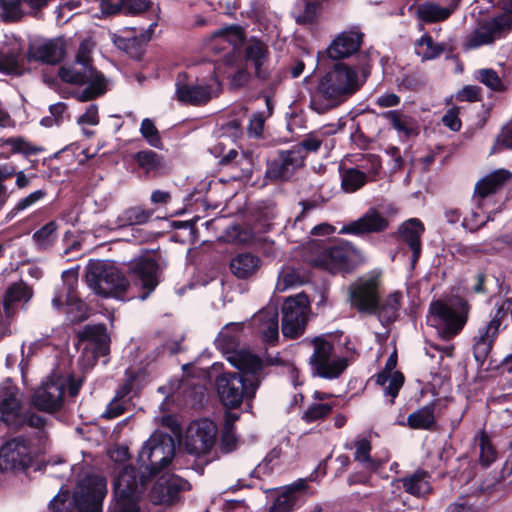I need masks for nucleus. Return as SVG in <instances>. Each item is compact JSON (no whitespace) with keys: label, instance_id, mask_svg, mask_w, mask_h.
Instances as JSON below:
<instances>
[{"label":"nucleus","instance_id":"1","mask_svg":"<svg viewBox=\"0 0 512 512\" xmlns=\"http://www.w3.org/2000/svg\"><path fill=\"white\" fill-rule=\"evenodd\" d=\"M175 454L173 438L163 432H154L141 447L138 464L145 471L138 475L132 466L124 467L114 483L115 501L109 512H140L138 502L145 486L144 473L153 477L165 470Z\"/></svg>","mask_w":512,"mask_h":512},{"label":"nucleus","instance_id":"2","mask_svg":"<svg viewBox=\"0 0 512 512\" xmlns=\"http://www.w3.org/2000/svg\"><path fill=\"white\" fill-rule=\"evenodd\" d=\"M365 82L355 67L343 63L335 64L319 81L311 99V108L319 114L325 113L346 101Z\"/></svg>","mask_w":512,"mask_h":512},{"label":"nucleus","instance_id":"3","mask_svg":"<svg viewBox=\"0 0 512 512\" xmlns=\"http://www.w3.org/2000/svg\"><path fill=\"white\" fill-rule=\"evenodd\" d=\"M239 373H223L216 380L217 392L225 407L236 408L244 399L255 396L261 381V369L236 367Z\"/></svg>","mask_w":512,"mask_h":512},{"label":"nucleus","instance_id":"4","mask_svg":"<svg viewBox=\"0 0 512 512\" xmlns=\"http://www.w3.org/2000/svg\"><path fill=\"white\" fill-rule=\"evenodd\" d=\"M86 281L91 290L103 297L122 298L129 283L111 263L104 261L90 262Z\"/></svg>","mask_w":512,"mask_h":512},{"label":"nucleus","instance_id":"5","mask_svg":"<svg viewBox=\"0 0 512 512\" xmlns=\"http://www.w3.org/2000/svg\"><path fill=\"white\" fill-rule=\"evenodd\" d=\"M59 77L70 84L87 85L85 89L76 93V98L82 102L101 96L107 90V80L100 71L76 61L73 65L62 66L59 69Z\"/></svg>","mask_w":512,"mask_h":512},{"label":"nucleus","instance_id":"6","mask_svg":"<svg viewBox=\"0 0 512 512\" xmlns=\"http://www.w3.org/2000/svg\"><path fill=\"white\" fill-rule=\"evenodd\" d=\"M502 7L505 10L504 13L480 22L466 37L464 42L466 49H477L491 44L504 37L512 29V0H504Z\"/></svg>","mask_w":512,"mask_h":512},{"label":"nucleus","instance_id":"7","mask_svg":"<svg viewBox=\"0 0 512 512\" xmlns=\"http://www.w3.org/2000/svg\"><path fill=\"white\" fill-rule=\"evenodd\" d=\"M241 323H229L219 332L216 346L227 355V360L234 367H246L252 370L262 368L261 360L252 353L239 349Z\"/></svg>","mask_w":512,"mask_h":512},{"label":"nucleus","instance_id":"8","mask_svg":"<svg viewBox=\"0 0 512 512\" xmlns=\"http://www.w3.org/2000/svg\"><path fill=\"white\" fill-rule=\"evenodd\" d=\"M77 273L66 270L62 273L61 283L57 285L52 298V306L59 310L66 307V313L72 322H81L88 318V309L76 294Z\"/></svg>","mask_w":512,"mask_h":512},{"label":"nucleus","instance_id":"9","mask_svg":"<svg viewBox=\"0 0 512 512\" xmlns=\"http://www.w3.org/2000/svg\"><path fill=\"white\" fill-rule=\"evenodd\" d=\"M452 308L442 301H434L430 304V321L443 325L442 336L450 339L457 335L465 326L468 315L469 305L464 299H458Z\"/></svg>","mask_w":512,"mask_h":512},{"label":"nucleus","instance_id":"10","mask_svg":"<svg viewBox=\"0 0 512 512\" xmlns=\"http://www.w3.org/2000/svg\"><path fill=\"white\" fill-rule=\"evenodd\" d=\"M313 353L309 358L311 371L321 378H337L347 367L344 357L333 352V345L324 338L313 340Z\"/></svg>","mask_w":512,"mask_h":512},{"label":"nucleus","instance_id":"11","mask_svg":"<svg viewBox=\"0 0 512 512\" xmlns=\"http://www.w3.org/2000/svg\"><path fill=\"white\" fill-rule=\"evenodd\" d=\"M177 100L194 106L204 105L216 97L220 91V83L215 73L209 82H190L187 74H178L175 82Z\"/></svg>","mask_w":512,"mask_h":512},{"label":"nucleus","instance_id":"12","mask_svg":"<svg viewBox=\"0 0 512 512\" xmlns=\"http://www.w3.org/2000/svg\"><path fill=\"white\" fill-rule=\"evenodd\" d=\"M106 493V479L91 475L79 481L74 490L73 498L80 512H101Z\"/></svg>","mask_w":512,"mask_h":512},{"label":"nucleus","instance_id":"13","mask_svg":"<svg viewBox=\"0 0 512 512\" xmlns=\"http://www.w3.org/2000/svg\"><path fill=\"white\" fill-rule=\"evenodd\" d=\"M379 278V273L370 272L354 282L349 288L351 306L361 313L375 314L379 300Z\"/></svg>","mask_w":512,"mask_h":512},{"label":"nucleus","instance_id":"14","mask_svg":"<svg viewBox=\"0 0 512 512\" xmlns=\"http://www.w3.org/2000/svg\"><path fill=\"white\" fill-rule=\"evenodd\" d=\"M108 335L103 325H88L84 328L80 339L81 355L78 363L83 370L92 368L100 355L108 351Z\"/></svg>","mask_w":512,"mask_h":512},{"label":"nucleus","instance_id":"15","mask_svg":"<svg viewBox=\"0 0 512 512\" xmlns=\"http://www.w3.org/2000/svg\"><path fill=\"white\" fill-rule=\"evenodd\" d=\"M309 311L306 295L298 294L287 298L283 304L282 333L285 337L296 338L304 332Z\"/></svg>","mask_w":512,"mask_h":512},{"label":"nucleus","instance_id":"16","mask_svg":"<svg viewBox=\"0 0 512 512\" xmlns=\"http://www.w3.org/2000/svg\"><path fill=\"white\" fill-rule=\"evenodd\" d=\"M217 426L209 419L192 422L186 431L185 448L190 454L209 453L216 444Z\"/></svg>","mask_w":512,"mask_h":512},{"label":"nucleus","instance_id":"17","mask_svg":"<svg viewBox=\"0 0 512 512\" xmlns=\"http://www.w3.org/2000/svg\"><path fill=\"white\" fill-rule=\"evenodd\" d=\"M66 54V41L62 37L36 38L29 42L26 51L27 62L56 64L63 60Z\"/></svg>","mask_w":512,"mask_h":512},{"label":"nucleus","instance_id":"18","mask_svg":"<svg viewBox=\"0 0 512 512\" xmlns=\"http://www.w3.org/2000/svg\"><path fill=\"white\" fill-rule=\"evenodd\" d=\"M65 387V378L56 375L48 378L34 392L32 404L41 411L59 410L63 405Z\"/></svg>","mask_w":512,"mask_h":512},{"label":"nucleus","instance_id":"19","mask_svg":"<svg viewBox=\"0 0 512 512\" xmlns=\"http://www.w3.org/2000/svg\"><path fill=\"white\" fill-rule=\"evenodd\" d=\"M189 489V483L174 474L163 473L154 483L149 497L155 505H172L180 498V493Z\"/></svg>","mask_w":512,"mask_h":512},{"label":"nucleus","instance_id":"20","mask_svg":"<svg viewBox=\"0 0 512 512\" xmlns=\"http://www.w3.org/2000/svg\"><path fill=\"white\" fill-rule=\"evenodd\" d=\"M356 254V249L344 242L324 248L312 260L313 265L321 267L333 274L347 269Z\"/></svg>","mask_w":512,"mask_h":512},{"label":"nucleus","instance_id":"21","mask_svg":"<svg viewBox=\"0 0 512 512\" xmlns=\"http://www.w3.org/2000/svg\"><path fill=\"white\" fill-rule=\"evenodd\" d=\"M32 462V449L23 437L6 442L0 449V466L4 470L26 469Z\"/></svg>","mask_w":512,"mask_h":512},{"label":"nucleus","instance_id":"22","mask_svg":"<svg viewBox=\"0 0 512 512\" xmlns=\"http://www.w3.org/2000/svg\"><path fill=\"white\" fill-rule=\"evenodd\" d=\"M18 394V388L10 381L0 386V420L13 428H19L25 422Z\"/></svg>","mask_w":512,"mask_h":512},{"label":"nucleus","instance_id":"23","mask_svg":"<svg viewBox=\"0 0 512 512\" xmlns=\"http://www.w3.org/2000/svg\"><path fill=\"white\" fill-rule=\"evenodd\" d=\"M305 158L306 154L299 150L282 151L278 158L269 163L265 177L272 181L286 180L304 165Z\"/></svg>","mask_w":512,"mask_h":512},{"label":"nucleus","instance_id":"24","mask_svg":"<svg viewBox=\"0 0 512 512\" xmlns=\"http://www.w3.org/2000/svg\"><path fill=\"white\" fill-rule=\"evenodd\" d=\"M246 67L254 70V75L260 80H266L270 76L271 63L270 51L266 43L258 39H250L244 48Z\"/></svg>","mask_w":512,"mask_h":512},{"label":"nucleus","instance_id":"25","mask_svg":"<svg viewBox=\"0 0 512 512\" xmlns=\"http://www.w3.org/2000/svg\"><path fill=\"white\" fill-rule=\"evenodd\" d=\"M158 269L157 262L152 258H141L131 267L134 283L145 290L139 296L141 300H145L158 285Z\"/></svg>","mask_w":512,"mask_h":512},{"label":"nucleus","instance_id":"26","mask_svg":"<svg viewBox=\"0 0 512 512\" xmlns=\"http://www.w3.org/2000/svg\"><path fill=\"white\" fill-rule=\"evenodd\" d=\"M252 326L263 341L274 343L279 336L277 304L270 303L258 311L252 318Z\"/></svg>","mask_w":512,"mask_h":512},{"label":"nucleus","instance_id":"27","mask_svg":"<svg viewBox=\"0 0 512 512\" xmlns=\"http://www.w3.org/2000/svg\"><path fill=\"white\" fill-rule=\"evenodd\" d=\"M363 34L359 28L354 26L342 31L327 48L328 56L331 59H343L357 52L362 43Z\"/></svg>","mask_w":512,"mask_h":512},{"label":"nucleus","instance_id":"28","mask_svg":"<svg viewBox=\"0 0 512 512\" xmlns=\"http://www.w3.org/2000/svg\"><path fill=\"white\" fill-rule=\"evenodd\" d=\"M389 226V221L376 209H368L359 219L344 225L340 234L361 235L365 233H377L384 231Z\"/></svg>","mask_w":512,"mask_h":512},{"label":"nucleus","instance_id":"29","mask_svg":"<svg viewBox=\"0 0 512 512\" xmlns=\"http://www.w3.org/2000/svg\"><path fill=\"white\" fill-rule=\"evenodd\" d=\"M511 177V172L499 169L479 180L475 185L473 196L478 207L482 209L488 204L491 201L490 196L496 193Z\"/></svg>","mask_w":512,"mask_h":512},{"label":"nucleus","instance_id":"30","mask_svg":"<svg viewBox=\"0 0 512 512\" xmlns=\"http://www.w3.org/2000/svg\"><path fill=\"white\" fill-rule=\"evenodd\" d=\"M397 355L393 353L386 361L384 369L377 375L376 383L382 386L386 396H390V403L394 402L400 388L404 383L402 373L396 371Z\"/></svg>","mask_w":512,"mask_h":512},{"label":"nucleus","instance_id":"31","mask_svg":"<svg viewBox=\"0 0 512 512\" xmlns=\"http://www.w3.org/2000/svg\"><path fill=\"white\" fill-rule=\"evenodd\" d=\"M424 225L417 218H411L403 222L398 233L403 242H405L412 251V261L416 262L421 253V236L424 233Z\"/></svg>","mask_w":512,"mask_h":512},{"label":"nucleus","instance_id":"32","mask_svg":"<svg viewBox=\"0 0 512 512\" xmlns=\"http://www.w3.org/2000/svg\"><path fill=\"white\" fill-rule=\"evenodd\" d=\"M461 0H451L449 6L442 7L438 3L427 1L415 7L417 17L426 23L440 22L448 19L458 8Z\"/></svg>","mask_w":512,"mask_h":512},{"label":"nucleus","instance_id":"33","mask_svg":"<svg viewBox=\"0 0 512 512\" xmlns=\"http://www.w3.org/2000/svg\"><path fill=\"white\" fill-rule=\"evenodd\" d=\"M243 41V33L240 27L231 25L214 32L208 41V46L215 52H221L228 47L233 49Z\"/></svg>","mask_w":512,"mask_h":512},{"label":"nucleus","instance_id":"34","mask_svg":"<svg viewBox=\"0 0 512 512\" xmlns=\"http://www.w3.org/2000/svg\"><path fill=\"white\" fill-rule=\"evenodd\" d=\"M26 56H22L19 45L0 50V72L9 75H22L29 70Z\"/></svg>","mask_w":512,"mask_h":512},{"label":"nucleus","instance_id":"35","mask_svg":"<svg viewBox=\"0 0 512 512\" xmlns=\"http://www.w3.org/2000/svg\"><path fill=\"white\" fill-rule=\"evenodd\" d=\"M305 489V482L300 480L281 490L277 495L269 512H292Z\"/></svg>","mask_w":512,"mask_h":512},{"label":"nucleus","instance_id":"36","mask_svg":"<svg viewBox=\"0 0 512 512\" xmlns=\"http://www.w3.org/2000/svg\"><path fill=\"white\" fill-rule=\"evenodd\" d=\"M497 335L498 331L487 324L479 328L473 344L474 358L479 364H483L486 360Z\"/></svg>","mask_w":512,"mask_h":512},{"label":"nucleus","instance_id":"37","mask_svg":"<svg viewBox=\"0 0 512 512\" xmlns=\"http://www.w3.org/2000/svg\"><path fill=\"white\" fill-rule=\"evenodd\" d=\"M260 259L251 253H240L230 261V270L239 279L253 276L260 268Z\"/></svg>","mask_w":512,"mask_h":512},{"label":"nucleus","instance_id":"38","mask_svg":"<svg viewBox=\"0 0 512 512\" xmlns=\"http://www.w3.org/2000/svg\"><path fill=\"white\" fill-rule=\"evenodd\" d=\"M430 476L423 470H418L411 475L399 479L404 490L416 497H424L431 493Z\"/></svg>","mask_w":512,"mask_h":512},{"label":"nucleus","instance_id":"39","mask_svg":"<svg viewBox=\"0 0 512 512\" xmlns=\"http://www.w3.org/2000/svg\"><path fill=\"white\" fill-rule=\"evenodd\" d=\"M383 116L390 121L392 127L405 138L418 134L417 123L414 118L399 110L387 111Z\"/></svg>","mask_w":512,"mask_h":512},{"label":"nucleus","instance_id":"40","mask_svg":"<svg viewBox=\"0 0 512 512\" xmlns=\"http://www.w3.org/2000/svg\"><path fill=\"white\" fill-rule=\"evenodd\" d=\"M354 448V460L361 465L363 470L374 473L382 466L380 460L371 457L370 452L372 447L368 439L359 438L355 440Z\"/></svg>","mask_w":512,"mask_h":512},{"label":"nucleus","instance_id":"41","mask_svg":"<svg viewBox=\"0 0 512 512\" xmlns=\"http://www.w3.org/2000/svg\"><path fill=\"white\" fill-rule=\"evenodd\" d=\"M122 6H126L132 13H139L149 7V0H101L100 8L103 15L117 13Z\"/></svg>","mask_w":512,"mask_h":512},{"label":"nucleus","instance_id":"42","mask_svg":"<svg viewBox=\"0 0 512 512\" xmlns=\"http://www.w3.org/2000/svg\"><path fill=\"white\" fill-rule=\"evenodd\" d=\"M151 217V212L141 207H130L123 210L113 223L116 228H123L132 225H141Z\"/></svg>","mask_w":512,"mask_h":512},{"label":"nucleus","instance_id":"43","mask_svg":"<svg viewBox=\"0 0 512 512\" xmlns=\"http://www.w3.org/2000/svg\"><path fill=\"white\" fill-rule=\"evenodd\" d=\"M32 296V291L23 282L11 285L4 297V309L7 316L12 314V308L16 303L27 302Z\"/></svg>","mask_w":512,"mask_h":512},{"label":"nucleus","instance_id":"44","mask_svg":"<svg viewBox=\"0 0 512 512\" xmlns=\"http://www.w3.org/2000/svg\"><path fill=\"white\" fill-rule=\"evenodd\" d=\"M401 294L399 292L391 293L381 304L378 303L376 313L382 323L394 321L399 312Z\"/></svg>","mask_w":512,"mask_h":512},{"label":"nucleus","instance_id":"45","mask_svg":"<svg viewBox=\"0 0 512 512\" xmlns=\"http://www.w3.org/2000/svg\"><path fill=\"white\" fill-rule=\"evenodd\" d=\"M435 423L434 404L426 405L410 414L407 424L412 429H430Z\"/></svg>","mask_w":512,"mask_h":512},{"label":"nucleus","instance_id":"46","mask_svg":"<svg viewBox=\"0 0 512 512\" xmlns=\"http://www.w3.org/2000/svg\"><path fill=\"white\" fill-rule=\"evenodd\" d=\"M475 442L477 443L480 449V463L483 466L488 467L497 458V451L494 445L492 444L489 435L485 431H480L475 436Z\"/></svg>","mask_w":512,"mask_h":512},{"label":"nucleus","instance_id":"47","mask_svg":"<svg viewBox=\"0 0 512 512\" xmlns=\"http://www.w3.org/2000/svg\"><path fill=\"white\" fill-rule=\"evenodd\" d=\"M444 51V45L434 43L432 38L428 35L422 36L415 43V52L422 60H432L440 56Z\"/></svg>","mask_w":512,"mask_h":512},{"label":"nucleus","instance_id":"48","mask_svg":"<svg viewBox=\"0 0 512 512\" xmlns=\"http://www.w3.org/2000/svg\"><path fill=\"white\" fill-rule=\"evenodd\" d=\"M303 281L304 275L301 273V271L293 267L286 266L282 268V270L278 274L276 290L279 292H284L289 288H292L303 283Z\"/></svg>","mask_w":512,"mask_h":512},{"label":"nucleus","instance_id":"49","mask_svg":"<svg viewBox=\"0 0 512 512\" xmlns=\"http://www.w3.org/2000/svg\"><path fill=\"white\" fill-rule=\"evenodd\" d=\"M366 181V174L356 168H349L341 174V187L347 193L359 190Z\"/></svg>","mask_w":512,"mask_h":512},{"label":"nucleus","instance_id":"50","mask_svg":"<svg viewBox=\"0 0 512 512\" xmlns=\"http://www.w3.org/2000/svg\"><path fill=\"white\" fill-rule=\"evenodd\" d=\"M138 166L146 172H157L164 167L162 156L152 150H142L135 154Z\"/></svg>","mask_w":512,"mask_h":512},{"label":"nucleus","instance_id":"51","mask_svg":"<svg viewBox=\"0 0 512 512\" xmlns=\"http://www.w3.org/2000/svg\"><path fill=\"white\" fill-rule=\"evenodd\" d=\"M49 508L52 512H80L68 491L57 494L51 500Z\"/></svg>","mask_w":512,"mask_h":512},{"label":"nucleus","instance_id":"52","mask_svg":"<svg viewBox=\"0 0 512 512\" xmlns=\"http://www.w3.org/2000/svg\"><path fill=\"white\" fill-rule=\"evenodd\" d=\"M56 230V222L51 221L37 230L33 235V239L40 248H46L56 239Z\"/></svg>","mask_w":512,"mask_h":512},{"label":"nucleus","instance_id":"53","mask_svg":"<svg viewBox=\"0 0 512 512\" xmlns=\"http://www.w3.org/2000/svg\"><path fill=\"white\" fill-rule=\"evenodd\" d=\"M488 204H486L482 209L477 207L479 211H472L470 216H465L462 222L464 228L469 229L471 231H475L482 227L486 221L493 220L490 212L484 211ZM476 206H478L476 204Z\"/></svg>","mask_w":512,"mask_h":512},{"label":"nucleus","instance_id":"54","mask_svg":"<svg viewBox=\"0 0 512 512\" xmlns=\"http://www.w3.org/2000/svg\"><path fill=\"white\" fill-rule=\"evenodd\" d=\"M140 133L150 146L155 148H160L162 146L159 131L151 119L145 118L142 120Z\"/></svg>","mask_w":512,"mask_h":512},{"label":"nucleus","instance_id":"55","mask_svg":"<svg viewBox=\"0 0 512 512\" xmlns=\"http://www.w3.org/2000/svg\"><path fill=\"white\" fill-rule=\"evenodd\" d=\"M23 0H0L2 18L6 21H15L22 15L21 4Z\"/></svg>","mask_w":512,"mask_h":512},{"label":"nucleus","instance_id":"56","mask_svg":"<svg viewBox=\"0 0 512 512\" xmlns=\"http://www.w3.org/2000/svg\"><path fill=\"white\" fill-rule=\"evenodd\" d=\"M333 406L328 403H314L303 414V419L310 423L320 420L331 413Z\"/></svg>","mask_w":512,"mask_h":512},{"label":"nucleus","instance_id":"57","mask_svg":"<svg viewBox=\"0 0 512 512\" xmlns=\"http://www.w3.org/2000/svg\"><path fill=\"white\" fill-rule=\"evenodd\" d=\"M322 142L323 136L317 133H310L292 149L299 150L303 154H305L304 152H316L320 148Z\"/></svg>","mask_w":512,"mask_h":512},{"label":"nucleus","instance_id":"58","mask_svg":"<svg viewBox=\"0 0 512 512\" xmlns=\"http://www.w3.org/2000/svg\"><path fill=\"white\" fill-rule=\"evenodd\" d=\"M477 79L488 88L499 91L503 88V83L498 74L492 69H481L477 72Z\"/></svg>","mask_w":512,"mask_h":512},{"label":"nucleus","instance_id":"59","mask_svg":"<svg viewBox=\"0 0 512 512\" xmlns=\"http://www.w3.org/2000/svg\"><path fill=\"white\" fill-rule=\"evenodd\" d=\"M5 144L10 147L13 152L23 154H35L38 149L31 145L27 140L22 137L8 138Z\"/></svg>","mask_w":512,"mask_h":512},{"label":"nucleus","instance_id":"60","mask_svg":"<svg viewBox=\"0 0 512 512\" xmlns=\"http://www.w3.org/2000/svg\"><path fill=\"white\" fill-rule=\"evenodd\" d=\"M95 44L90 39H85L81 42L77 55L76 62L80 64H84L86 66H92L91 54L94 50Z\"/></svg>","mask_w":512,"mask_h":512},{"label":"nucleus","instance_id":"61","mask_svg":"<svg viewBox=\"0 0 512 512\" xmlns=\"http://www.w3.org/2000/svg\"><path fill=\"white\" fill-rule=\"evenodd\" d=\"M237 444L238 437L236 436L234 429L223 428L220 439L221 450L225 453H229L236 449Z\"/></svg>","mask_w":512,"mask_h":512},{"label":"nucleus","instance_id":"62","mask_svg":"<svg viewBox=\"0 0 512 512\" xmlns=\"http://www.w3.org/2000/svg\"><path fill=\"white\" fill-rule=\"evenodd\" d=\"M509 306L505 303H501L496 307L494 314L492 315L491 320L487 323V325L492 326L493 329L499 332L500 327L504 320L508 318L509 313L511 314Z\"/></svg>","mask_w":512,"mask_h":512},{"label":"nucleus","instance_id":"63","mask_svg":"<svg viewBox=\"0 0 512 512\" xmlns=\"http://www.w3.org/2000/svg\"><path fill=\"white\" fill-rule=\"evenodd\" d=\"M443 124L452 131H459L461 129V120L459 118V109L456 107L450 108L442 117Z\"/></svg>","mask_w":512,"mask_h":512},{"label":"nucleus","instance_id":"64","mask_svg":"<svg viewBox=\"0 0 512 512\" xmlns=\"http://www.w3.org/2000/svg\"><path fill=\"white\" fill-rule=\"evenodd\" d=\"M125 411V405L123 399L115 396V398L107 405L106 411L103 413V417L113 419Z\"/></svg>","mask_w":512,"mask_h":512}]
</instances>
